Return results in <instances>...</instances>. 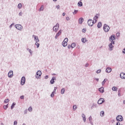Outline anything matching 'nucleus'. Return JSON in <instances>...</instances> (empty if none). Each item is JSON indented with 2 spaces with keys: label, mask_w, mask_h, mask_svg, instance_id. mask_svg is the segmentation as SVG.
<instances>
[{
  "label": "nucleus",
  "mask_w": 125,
  "mask_h": 125,
  "mask_svg": "<svg viewBox=\"0 0 125 125\" xmlns=\"http://www.w3.org/2000/svg\"><path fill=\"white\" fill-rule=\"evenodd\" d=\"M18 8L20 9L22 8V4L19 3L18 5Z\"/></svg>",
  "instance_id": "32"
},
{
  "label": "nucleus",
  "mask_w": 125,
  "mask_h": 125,
  "mask_svg": "<svg viewBox=\"0 0 125 125\" xmlns=\"http://www.w3.org/2000/svg\"><path fill=\"white\" fill-rule=\"evenodd\" d=\"M62 44L63 45V46H67V44H68V38H65L62 43Z\"/></svg>",
  "instance_id": "2"
},
{
  "label": "nucleus",
  "mask_w": 125,
  "mask_h": 125,
  "mask_svg": "<svg viewBox=\"0 0 125 125\" xmlns=\"http://www.w3.org/2000/svg\"><path fill=\"white\" fill-rule=\"evenodd\" d=\"M61 34H62V30H60L55 36V39H57V38H58V37H59L60 35H61Z\"/></svg>",
  "instance_id": "11"
},
{
  "label": "nucleus",
  "mask_w": 125,
  "mask_h": 125,
  "mask_svg": "<svg viewBox=\"0 0 125 125\" xmlns=\"http://www.w3.org/2000/svg\"><path fill=\"white\" fill-rule=\"evenodd\" d=\"M82 117L83 118H85V115L84 114L82 115Z\"/></svg>",
  "instance_id": "51"
},
{
  "label": "nucleus",
  "mask_w": 125,
  "mask_h": 125,
  "mask_svg": "<svg viewBox=\"0 0 125 125\" xmlns=\"http://www.w3.org/2000/svg\"><path fill=\"white\" fill-rule=\"evenodd\" d=\"M97 74H99V73H101V70L99 69L96 71Z\"/></svg>",
  "instance_id": "38"
},
{
  "label": "nucleus",
  "mask_w": 125,
  "mask_h": 125,
  "mask_svg": "<svg viewBox=\"0 0 125 125\" xmlns=\"http://www.w3.org/2000/svg\"><path fill=\"white\" fill-rule=\"evenodd\" d=\"M26 82V78L25 77H22L21 79V83L23 85V84H25V82Z\"/></svg>",
  "instance_id": "6"
},
{
  "label": "nucleus",
  "mask_w": 125,
  "mask_h": 125,
  "mask_svg": "<svg viewBox=\"0 0 125 125\" xmlns=\"http://www.w3.org/2000/svg\"><path fill=\"white\" fill-rule=\"evenodd\" d=\"M106 82H107L106 79H104V81H103V82L102 83V85H104V84H105V83H106Z\"/></svg>",
  "instance_id": "27"
},
{
  "label": "nucleus",
  "mask_w": 125,
  "mask_h": 125,
  "mask_svg": "<svg viewBox=\"0 0 125 125\" xmlns=\"http://www.w3.org/2000/svg\"><path fill=\"white\" fill-rule=\"evenodd\" d=\"M88 63L86 64V67H88Z\"/></svg>",
  "instance_id": "56"
},
{
  "label": "nucleus",
  "mask_w": 125,
  "mask_h": 125,
  "mask_svg": "<svg viewBox=\"0 0 125 125\" xmlns=\"http://www.w3.org/2000/svg\"><path fill=\"white\" fill-rule=\"evenodd\" d=\"M113 44H115V42H111L108 45V46L110 47V48H113V47H114V46H113Z\"/></svg>",
  "instance_id": "17"
},
{
  "label": "nucleus",
  "mask_w": 125,
  "mask_h": 125,
  "mask_svg": "<svg viewBox=\"0 0 125 125\" xmlns=\"http://www.w3.org/2000/svg\"><path fill=\"white\" fill-rule=\"evenodd\" d=\"M33 38H34V40L36 42H39L40 40H39V38L36 35H33Z\"/></svg>",
  "instance_id": "12"
},
{
  "label": "nucleus",
  "mask_w": 125,
  "mask_h": 125,
  "mask_svg": "<svg viewBox=\"0 0 125 125\" xmlns=\"http://www.w3.org/2000/svg\"><path fill=\"white\" fill-rule=\"evenodd\" d=\"M96 80L98 82V81H99V79H96Z\"/></svg>",
  "instance_id": "57"
},
{
  "label": "nucleus",
  "mask_w": 125,
  "mask_h": 125,
  "mask_svg": "<svg viewBox=\"0 0 125 125\" xmlns=\"http://www.w3.org/2000/svg\"><path fill=\"white\" fill-rule=\"evenodd\" d=\"M103 28L104 32H109L110 30V27L107 25V24H104Z\"/></svg>",
  "instance_id": "1"
},
{
  "label": "nucleus",
  "mask_w": 125,
  "mask_h": 125,
  "mask_svg": "<svg viewBox=\"0 0 125 125\" xmlns=\"http://www.w3.org/2000/svg\"><path fill=\"white\" fill-rule=\"evenodd\" d=\"M116 40V36L114 35H112L110 38H109V41L112 42H114V40Z\"/></svg>",
  "instance_id": "7"
},
{
  "label": "nucleus",
  "mask_w": 125,
  "mask_h": 125,
  "mask_svg": "<svg viewBox=\"0 0 125 125\" xmlns=\"http://www.w3.org/2000/svg\"><path fill=\"white\" fill-rule=\"evenodd\" d=\"M64 92H65V88H62L61 90V94H64Z\"/></svg>",
  "instance_id": "28"
},
{
  "label": "nucleus",
  "mask_w": 125,
  "mask_h": 125,
  "mask_svg": "<svg viewBox=\"0 0 125 125\" xmlns=\"http://www.w3.org/2000/svg\"><path fill=\"white\" fill-rule=\"evenodd\" d=\"M86 31V29H83V33H85Z\"/></svg>",
  "instance_id": "43"
},
{
  "label": "nucleus",
  "mask_w": 125,
  "mask_h": 125,
  "mask_svg": "<svg viewBox=\"0 0 125 125\" xmlns=\"http://www.w3.org/2000/svg\"><path fill=\"white\" fill-rule=\"evenodd\" d=\"M84 21V20H83V18H79V24H83V22Z\"/></svg>",
  "instance_id": "14"
},
{
  "label": "nucleus",
  "mask_w": 125,
  "mask_h": 125,
  "mask_svg": "<svg viewBox=\"0 0 125 125\" xmlns=\"http://www.w3.org/2000/svg\"><path fill=\"white\" fill-rule=\"evenodd\" d=\"M9 102V99H5L4 101V103H8Z\"/></svg>",
  "instance_id": "30"
},
{
  "label": "nucleus",
  "mask_w": 125,
  "mask_h": 125,
  "mask_svg": "<svg viewBox=\"0 0 125 125\" xmlns=\"http://www.w3.org/2000/svg\"><path fill=\"white\" fill-rule=\"evenodd\" d=\"M99 90L100 92H101L102 93H103L104 92V87H102L99 89Z\"/></svg>",
  "instance_id": "20"
},
{
  "label": "nucleus",
  "mask_w": 125,
  "mask_h": 125,
  "mask_svg": "<svg viewBox=\"0 0 125 125\" xmlns=\"http://www.w3.org/2000/svg\"><path fill=\"white\" fill-rule=\"evenodd\" d=\"M102 26V23H101V22H99L98 23V25H97V27L98 28H101V26Z\"/></svg>",
  "instance_id": "22"
},
{
  "label": "nucleus",
  "mask_w": 125,
  "mask_h": 125,
  "mask_svg": "<svg viewBox=\"0 0 125 125\" xmlns=\"http://www.w3.org/2000/svg\"><path fill=\"white\" fill-rule=\"evenodd\" d=\"M92 120V118L91 117V116H90L89 118V121L91 122Z\"/></svg>",
  "instance_id": "40"
},
{
  "label": "nucleus",
  "mask_w": 125,
  "mask_h": 125,
  "mask_svg": "<svg viewBox=\"0 0 125 125\" xmlns=\"http://www.w3.org/2000/svg\"><path fill=\"white\" fill-rule=\"evenodd\" d=\"M86 120V118L85 117L83 118V121H84V122H85Z\"/></svg>",
  "instance_id": "47"
},
{
  "label": "nucleus",
  "mask_w": 125,
  "mask_h": 125,
  "mask_svg": "<svg viewBox=\"0 0 125 125\" xmlns=\"http://www.w3.org/2000/svg\"><path fill=\"white\" fill-rule=\"evenodd\" d=\"M15 105H16V104L15 103H13L12 106H11V108L13 109L14 108V106H15Z\"/></svg>",
  "instance_id": "29"
},
{
  "label": "nucleus",
  "mask_w": 125,
  "mask_h": 125,
  "mask_svg": "<svg viewBox=\"0 0 125 125\" xmlns=\"http://www.w3.org/2000/svg\"><path fill=\"white\" fill-rule=\"evenodd\" d=\"M57 87H55L54 88V90L53 91H54V92L55 93V91H56V90H57Z\"/></svg>",
  "instance_id": "46"
},
{
  "label": "nucleus",
  "mask_w": 125,
  "mask_h": 125,
  "mask_svg": "<svg viewBox=\"0 0 125 125\" xmlns=\"http://www.w3.org/2000/svg\"><path fill=\"white\" fill-rule=\"evenodd\" d=\"M27 113H28V110L26 109V110H24V114H27Z\"/></svg>",
  "instance_id": "45"
},
{
  "label": "nucleus",
  "mask_w": 125,
  "mask_h": 125,
  "mask_svg": "<svg viewBox=\"0 0 125 125\" xmlns=\"http://www.w3.org/2000/svg\"><path fill=\"white\" fill-rule=\"evenodd\" d=\"M116 120L117 121H118V122H122V121H123V116L121 115H118L116 117Z\"/></svg>",
  "instance_id": "8"
},
{
  "label": "nucleus",
  "mask_w": 125,
  "mask_h": 125,
  "mask_svg": "<svg viewBox=\"0 0 125 125\" xmlns=\"http://www.w3.org/2000/svg\"><path fill=\"white\" fill-rule=\"evenodd\" d=\"M57 8L58 9H59V8H60V5H57Z\"/></svg>",
  "instance_id": "48"
},
{
  "label": "nucleus",
  "mask_w": 125,
  "mask_h": 125,
  "mask_svg": "<svg viewBox=\"0 0 125 125\" xmlns=\"http://www.w3.org/2000/svg\"><path fill=\"white\" fill-rule=\"evenodd\" d=\"M22 125H26V124H22Z\"/></svg>",
  "instance_id": "61"
},
{
  "label": "nucleus",
  "mask_w": 125,
  "mask_h": 125,
  "mask_svg": "<svg viewBox=\"0 0 125 125\" xmlns=\"http://www.w3.org/2000/svg\"><path fill=\"white\" fill-rule=\"evenodd\" d=\"M24 96H21V97H20V98H21V99H24Z\"/></svg>",
  "instance_id": "41"
},
{
  "label": "nucleus",
  "mask_w": 125,
  "mask_h": 125,
  "mask_svg": "<svg viewBox=\"0 0 125 125\" xmlns=\"http://www.w3.org/2000/svg\"><path fill=\"white\" fill-rule=\"evenodd\" d=\"M67 47H68V48H71V45H68Z\"/></svg>",
  "instance_id": "52"
},
{
  "label": "nucleus",
  "mask_w": 125,
  "mask_h": 125,
  "mask_svg": "<svg viewBox=\"0 0 125 125\" xmlns=\"http://www.w3.org/2000/svg\"><path fill=\"white\" fill-rule=\"evenodd\" d=\"M8 106L7 105H4L3 106V108L5 109V110H6V109H7Z\"/></svg>",
  "instance_id": "36"
},
{
  "label": "nucleus",
  "mask_w": 125,
  "mask_h": 125,
  "mask_svg": "<svg viewBox=\"0 0 125 125\" xmlns=\"http://www.w3.org/2000/svg\"><path fill=\"white\" fill-rule=\"evenodd\" d=\"M54 1H57V0H53Z\"/></svg>",
  "instance_id": "60"
},
{
  "label": "nucleus",
  "mask_w": 125,
  "mask_h": 125,
  "mask_svg": "<svg viewBox=\"0 0 125 125\" xmlns=\"http://www.w3.org/2000/svg\"><path fill=\"white\" fill-rule=\"evenodd\" d=\"M19 14H20V15H21L22 14V13L20 12Z\"/></svg>",
  "instance_id": "58"
},
{
  "label": "nucleus",
  "mask_w": 125,
  "mask_h": 125,
  "mask_svg": "<svg viewBox=\"0 0 125 125\" xmlns=\"http://www.w3.org/2000/svg\"><path fill=\"white\" fill-rule=\"evenodd\" d=\"M123 53L125 54V48L123 49Z\"/></svg>",
  "instance_id": "50"
},
{
  "label": "nucleus",
  "mask_w": 125,
  "mask_h": 125,
  "mask_svg": "<svg viewBox=\"0 0 125 125\" xmlns=\"http://www.w3.org/2000/svg\"><path fill=\"white\" fill-rule=\"evenodd\" d=\"M14 125H17V121H15L14 123Z\"/></svg>",
  "instance_id": "44"
},
{
  "label": "nucleus",
  "mask_w": 125,
  "mask_h": 125,
  "mask_svg": "<svg viewBox=\"0 0 125 125\" xmlns=\"http://www.w3.org/2000/svg\"><path fill=\"white\" fill-rule=\"evenodd\" d=\"M55 80H56V78L55 77H53L51 80L50 81V83H51V84H53V83H54L55 82L54 81H55Z\"/></svg>",
  "instance_id": "16"
},
{
  "label": "nucleus",
  "mask_w": 125,
  "mask_h": 125,
  "mask_svg": "<svg viewBox=\"0 0 125 125\" xmlns=\"http://www.w3.org/2000/svg\"><path fill=\"white\" fill-rule=\"evenodd\" d=\"M82 42H83V43L85 42H86V38H82Z\"/></svg>",
  "instance_id": "26"
},
{
  "label": "nucleus",
  "mask_w": 125,
  "mask_h": 125,
  "mask_svg": "<svg viewBox=\"0 0 125 125\" xmlns=\"http://www.w3.org/2000/svg\"><path fill=\"white\" fill-rule=\"evenodd\" d=\"M33 110V108H32V107L30 106L29 108H28V111L29 112H32V110Z\"/></svg>",
  "instance_id": "33"
},
{
  "label": "nucleus",
  "mask_w": 125,
  "mask_h": 125,
  "mask_svg": "<svg viewBox=\"0 0 125 125\" xmlns=\"http://www.w3.org/2000/svg\"><path fill=\"white\" fill-rule=\"evenodd\" d=\"M35 45H37V48H39V46H40V44H39L38 42H36V43H35Z\"/></svg>",
  "instance_id": "34"
},
{
  "label": "nucleus",
  "mask_w": 125,
  "mask_h": 125,
  "mask_svg": "<svg viewBox=\"0 0 125 125\" xmlns=\"http://www.w3.org/2000/svg\"><path fill=\"white\" fill-rule=\"evenodd\" d=\"M104 102V99L101 98L98 101V104H102Z\"/></svg>",
  "instance_id": "13"
},
{
  "label": "nucleus",
  "mask_w": 125,
  "mask_h": 125,
  "mask_svg": "<svg viewBox=\"0 0 125 125\" xmlns=\"http://www.w3.org/2000/svg\"><path fill=\"white\" fill-rule=\"evenodd\" d=\"M104 111H102L100 113V115L101 116V117H103L104 116Z\"/></svg>",
  "instance_id": "31"
},
{
  "label": "nucleus",
  "mask_w": 125,
  "mask_h": 125,
  "mask_svg": "<svg viewBox=\"0 0 125 125\" xmlns=\"http://www.w3.org/2000/svg\"><path fill=\"white\" fill-rule=\"evenodd\" d=\"M54 91H53L52 94H51V97H54Z\"/></svg>",
  "instance_id": "35"
},
{
  "label": "nucleus",
  "mask_w": 125,
  "mask_h": 125,
  "mask_svg": "<svg viewBox=\"0 0 125 125\" xmlns=\"http://www.w3.org/2000/svg\"><path fill=\"white\" fill-rule=\"evenodd\" d=\"M71 46L72 48L76 47V43H73L71 44Z\"/></svg>",
  "instance_id": "25"
},
{
  "label": "nucleus",
  "mask_w": 125,
  "mask_h": 125,
  "mask_svg": "<svg viewBox=\"0 0 125 125\" xmlns=\"http://www.w3.org/2000/svg\"><path fill=\"white\" fill-rule=\"evenodd\" d=\"M41 76H42V71H37L36 73V79H40Z\"/></svg>",
  "instance_id": "4"
},
{
  "label": "nucleus",
  "mask_w": 125,
  "mask_h": 125,
  "mask_svg": "<svg viewBox=\"0 0 125 125\" xmlns=\"http://www.w3.org/2000/svg\"><path fill=\"white\" fill-rule=\"evenodd\" d=\"M98 15H96V16L95 17H94L93 19V21L95 22V23H96L97 20L98 19Z\"/></svg>",
  "instance_id": "18"
},
{
  "label": "nucleus",
  "mask_w": 125,
  "mask_h": 125,
  "mask_svg": "<svg viewBox=\"0 0 125 125\" xmlns=\"http://www.w3.org/2000/svg\"><path fill=\"white\" fill-rule=\"evenodd\" d=\"M116 36H120V33H117L116 34Z\"/></svg>",
  "instance_id": "53"
},
{
  "label": "nucleus",
  "mask_w": 125,
  "mask_h": 125,
  "mask_svg": "<svg viewBox=\"0 0 125 125\" xmlns=\"http://www.w3.org/2000/svg\"><path fill=\"white\" fill-rule=\"evenodd\" d=\"M79 11L78 10H75L74 12H73V14H77L78 13Z\"/></svg>",
  "instance_id": "39"
},
{
  "label": "nucleus",
  "mask_w": 125,
  "mask_h": 125,
  "mask_svg": "<svg viewBox=\"0 0 125 125\" xmlns=\"http://www.w3.org/2000/svg\"><path fill=\"white\" fill-rule=\"evenodd\" d=\"M15 28H16V29L18 30H22V26L21 25V24H16L15 25Z\"/></svg>",
  "instance_id": "9"
},
{
  "label": "nucleus",
  "mask_w": 125,
  "mask_h": 125,
  "mask_svg": "<svg viewBox=\"0 0 125 125\" xmlns=\"http://www.w3.org/2000/svg\"><path fill=\"white\" fill-rule=\"evenodd\" d=\"M45 79H48V76H46L45 77Z\"/></svg>",
  "instance_id": "54"
},
{
  "label": "nucleus",
  "mask_w": 125,
  "mask_h": 125,
  "mask_svg": "<svg viewBox=\"0 0 125 125\" xmlns=\"http://www.w3.org/2000/svg\"><path fill=\"white\" fill-rule=\"evenodd\" d=\"M66 19L67 21H69V20H70V18L69 17H67L66 18Z\"/></svg>",
  "instance_id": "42"
},
{
  "label": "nucleus",
  "mask_w": 125,
  "mask_h": 125,
  "mask_svg": "<svg viewBox=\"0 0 125 125\" xmlns=\"http://www.w3.org/2000/svg\"><path fill=\"white\" fill-rule=\"evenodd\" d=\"M76 109H77V106L76 105H73V109L74 111L76 110Z\"/></svg>",
  "instance_id": "37"
},
{
  "label": "nucleus",
  "mask_w": 125,
  "mask_h": 125,
  "mask_svg": "<svg viewBox=\"0 0 125 125\" xmlns=\"http://www.w3.org/2000/svg\"><path fill=\"white\" fill-rule=\"evenodd\" d=\"M105 71L106 73H111V72H112V68H111V67H107Z\"/></svg>",
  "instance_id": "15"
},
{
  "label": "nucleus",
  "mask_w": 125,
  "mask_h": 125,
  "mask_svg": "<svg viewBox=\"0 0 125 125\" xmlns=\"http://www.w3.org/2000/svg\"><path fill=\"white\" fill-rule=\"evenodd\" d=\"M112 90L113 91H118V88L117 87H116V86H113L112 88Z\"/></svg>",
  "instance_id": "21"
},
{
  "label": "nucleus",
  "mask_w": 125,
  "mask_h": 125,
  "mask_svg": "<svg viewBox=\"0 0 125 125\" xmlns=\"http://www.w3.org/2000/svg\"><path fill=\"white\" fill-rule=\"evenodd\" d=\"M124 104H125V100L123 101Z\"/></svg>",
  "instance_id": "59"
},
{
  "label": "nucleus",
  "mask_w": 125,
  "mask_h": 125,
  "mask_svg": "<svg viewBox=\"0 0 125 125\" xmlns=\"http://www.w3.org/2000/svg\"><path fill=\"white\" fill-rule=\"evenodd\" d=\"M94 21H92V20H89L88 21V26H90L91 27L93 25Z\"/></svg>",
  "instance_id": "5"
},
{
  "label": "nucleus",
  "mask_w": 125,
  "mask_h": 125,
  "mask_svg": "<svg viewBox=\"0 0 125 125\" xmlns=\"http://www.w3.org/2000/svg\"><path fill=\"white\" fill-rule=\"evenodd\" d=\"M44 9V8H43V5L41 6V8L39 9V11H42Z\"/></svg>",
  "instance_id": "24"
},
{
  "label": "nucleus",
  "mask_w": 125,
  "mask_h": 125,
  "mask_svg": "<svg viewBox=\"0 0 125 125\" xmlns=\"http://www.w3.org/2000/svg\"><path fill=\"white\" fill-rule=\"evenodd\" d=\"M65 14H65V13H62L63 16H65Z\"/></svg>",
  "instance_id": "55"
},
{
  "label": "nucleus",
  "mask_w": 125,
  "mask_h": 125,
  "mask_svg": "<svg viewBox=\"0 0 125 125\" xmlns=\"http://www.w3.org/2000/svg\"><path fill=\"white\" fill-rule=\"evenodd\" d=\"M78 6H83V2H82V1L78 2Z\"/></svg>",
  "instance_id": "23"
},
{
  "label": "nucleus",
  "mask_w": 125,
  "mask_h": 125,
  "mask_svg": "<svg viewBox=\"0 0 125 125\" xmlns=\"http://www.w3.org/2000/svg\"><path fill=\"white\" fill-rule=\"evenodd\" d=\"M58 29H59V24L57 23L56 25L53 27V30L54 32H56L58 31Z\"/></svg>",
  "instance_id": "3"
},
{
  "label": "nucleus",
  "mask_w": 125,
  "mask_h": 125,
  "mask_svg": "<svg viewBox=\"0 0 125 125\" xmlns=\"http://www.w3.org/2000/svg\"><path fill=\"white\" fill-rule=\"evenodd\" d=\"M8 76L9 78H12L13 77V71H10L8 74Z\"/></svg>",
  "instance_id": "10"
},
{
  "label": "nucleus",
  "mask_w": 125,
  "mask_h": 125,
  "mask_svg": "<svg viewBox=\"0 0 125 125\" xmlns=\"http://www.w3.org/2000/svg\"><path fill=\"white\" fill-rule=\"evenodd\" d=\"M120 78L125 79V73H121L120 74Z\"/></svg>",
  "instance_id": "19"
},
{
  "label": "nucleus",
  "mask_w": 125,
  "mask_h": 125,
  "mask_svg": "<svg viewBox=\"0 0 125 125\" xmlns=\"http://www.w3.org/2000/svg\"><path fill=\"white\" fill-rule=\"evenodd\" d=\"M116 125H121V123H120V122H117Z\"/></svg>",
  "instance_id": "49"
}]
</instances>
